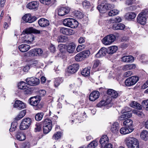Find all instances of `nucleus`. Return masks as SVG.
<instances>
[{"mask_svg": "<svg viewBox=\"0 0 148 148\" xmlns=\"http://www.w3.org/2000/svg\"><path fill=\"white\" fill-rule=\"evenodd\" d=\"M40 101L39 96H36L30 97L28 100V102L30 105L34 107V109L36 110L42 107V105L40 103Z\"/></svg>", "mask_w": 148, "mask_h": 148, "instance_id": "f257e3e1", "label": "nucleus"}, {"mask_svg": "<svg viewBox=\"0 0 148 148\" xmlns=\"http://www.w3.org/2000/svg\"><path fill=\"white\" fill-rule=\"evenodd\" d=\"M114 7V5L108 3L106 1H103L101 5L98 6L97 8L100 12L104 13L107 10L111 9Z\"/></svg>", "mask_w": 148, "mask_h": 148, "instance_id": "f03ea898", "label": "nucleus"}, {"mask_svg": "<svg viewBox=\"0 0 148 148\" xmlns=\"http://www.w3.org/2000/svg\"><path fill=\"white\" fill-rule=\"evenodd\" d=\"M63 23L64 26L72 28L77 27L78 24L77 21L72 18H67L64 19L63 21Z\"/></svg>", "mask_w": 148, "mask_h": 148, "instance_id": "7ed1b4c3", "label": "nucleus"}, {"mask_svg": "<svg viewBox=\"0 0 148 148\" xmlns=\"http://www.w3.org/2000/svg\"><path fill=\"white\" fill-rule=\"evenodd\" d=\"M148 16V10L140 13L137 18V22L142 25L145 24L147 21V17Z\"/></svg>", "mask_w": 148, "mask_h": 148, "instance_id": "20e7f679", "label": "nucleus"}, {"mask_svg": "<svg viewBox=\"0 0 148 148\" xmlns=\"http://www.w3.org/2000/svg\"><path fill=\"white\" fill-rule=\"evenodd\" d=\"M42 123L43 124L44 133L47 134L52 129V121L49 119H46L42 121Z\"/></svg>", "mask_w": 148, "mask_h": 148, "instance_id": "39448f33", "label": "nucleus"}, {"mask_svg": "<svg viewBox=\"0 0 148 148\" xmlns=\"http://www.w3.org/2000/svg\"><path fill=\"white\" fill-rule=\"evenodd\" d=\"M116 39V37L114 35L110 34L103 38L102 42L105 45H110L114 42Z\"/></svg>", "mask_w": 148, "mask_h": 148, "instance_id": "423d86ee", "label": "nucleus"}, {"mask_svg": "<svg viewBox=\"0 0 148 148\" xmlns=\"http://www.w3.org/2000/svg\"><path fill=\"white\" fill-rule=\"evenodd\" d=\"M32 123L31 118H27L23 119L20 124V128L21 130L27 129L30 126Z\"/></svg>", "mask_w": 148, "mask_h": 148, "instance_id": "0eeeda50", "label": "nucleus"}, {"mask_svg": "<svg viewBox=\"0 0 148 148\" xmlns=\"http://www.w3.org/2000/svg\"><path fill=\"white\" fill-rule=\"evenodd\" d=\"M138 80V77L133 76L126 79L125 81V84L127 86H131L135 84Z\"/></svg>", "mask_w": 148, "mask_h": 148, "instance_id": "6e6552de", "label": "nucleus"}, {"mask_svg": "<svg viewBox=\"0 0 148 148\" xmlns=\"http://www.w3.org/2000/svg\"><path fill=\"white\" fill-rule=\"evenodd\" d=\"M126 143L127 146H139L138 140L133 137H128L126 139Z\"/></svg>", "mask_w": 148, "mask_h": 148, "instance_id": "1a4fd4ad", "label": "nucleus"}, {"mask_svg": "<svg viewBox=\"0 0 148 148\" xmlns=\"http://www.w3.org/2000/svg\"><path fill=\"white\" fill-rule=\"evenodd\" d=\"M79 66L78 64H74L69 66L68 67L67 72L72 74L76 73L79 69Z\"/></svg>", "mask_w": 148, "mask_h": 148, "instance_id": "9d476101", "label": "nucleus"}, {"mask_svg": "<svg viewBox=\"0 0 148 148\" xmlns=\"http://www.w3.org/2000/svg\"><path fill=\"white\" fill-rule=\"evenodd\" d=\"M26 82L29 85L33 86L38 84L39 83L40 80L36 78L32 77L27 78Z\"/></svg>", "mask_w": 148, "mask_h": 148, "instance_id": "9b49d317", "label": "nucleus"}, {"mask_svg": "<svg viewBox=\"0 0 148 148\" xmlns=\"http://www.w3.org/2000/svg\"><path fill=\"white\" fill-rule=\"evenodd\" d=\"M60 32L66 35H71L75 33V32L72 29L64 27L61 28L60 30Z\"/></svg>", "mask_w": 148, "mask_h": 148, "instance_id": "f8f14e48", "label": "nucleus"}, {"mask_svg": "<svg viewBox=\"0 0 148 148\" xmlns=\"http://www.w3.org/2000/svg\"><path fill=\"white\" fill-rule=\"evenodd\" d=\"M108 141L109 139L107 135H103L100 140L101 148H105L106 146V144L108 143Z\"/></svg>", "mask_w": 148, "mask_h": 148, "instance_id": "ddd939ff", "label": "nucleus"}, {"mask_svg": "<svg viewBox=\"0 0 148 148\" xmlns=\"http://www.w3.org/2000/svg\"><path fill=\"white\" fill-rule=\"evenodd\" d=\"M69 11L70 9L68 8L61 7L58 9V15L60 16H63L68 14Z\"/></svg>", "mask_w": 148, "mask_h": 148, "instance_id": "4468645a", "label": "nucleus"}, {"mask_svg": "<svg viewBox=\"0 0 148 148\" xmlns=\"http://www.w3.org/2000/svg\"><path fill=\"white\" fill-rule=\"evenodd\" d=\"M32 33L40 34V31L34 29L32 27H29L24 29L23 32V33L24 34H28Z\"/></svg>", "mask_w": 148, "mask_h": 148, "instance_id": "2eb2a0df", "label": "nucleus"}, {"mask_svg": "<svg viewBox=\"0 0 148 148\" xmlns=\"http://www.w3.org/2000/svg\"><path fill=\"white\" fill-rule=\"evenodd\" d=\"M39 25L42 27H46L49 24V21L44 18H40L38 21Z\"/></svg>", "mask_w": 148, "mask_h": 148, "instance_id": "dca6fc26", "label": "nucleus"}, {"mask_svg": "<svg viewBox=\"0 0 148 148\" xmlns=\"http://www.w3.org/2000/svg\"><path fill=\"white\" fill-rule=\"evenodd\" d=\"M99 92L97 91H94L90 94L89 99L91 101H94L99 98Z\"/></svg>", "mask_w": 148, "mask_h": 148, "instance_id": "f3484780", "label": "nucleus"}, {"mask_svg": "<svg viewBox=\"0 0 148 148\" xmlns=\"http://www.w3.org/2000/svg\"><path fill=\"white\" fill-rule=\"evenodd\" d=\"M107 93L109 96L113 98H116L118 96V93L112 89H109L107 91Z\"/></svg>", "mask_w": 148, "mask_h": 148, "instance_id": "a211bd4d", "label": "nucleus"}, {"mask_svg": "<svg viewBox=\"0 0 148 148\" xmlns=\"http://www.w3.org/2000/svg\"><path fill=\"white\" fill-rule=\"evenodd\" d=\"M14 107V108H17L18 109H22L25 108L26 106L25 104L22 101L16 100L15 103Z\"/></svg>", "mask_w": 148, "mask_h": 148, "instance_id": "6ab92c4d", "label": "nucleus"}, {"mask_svg": "<svg viewBox=\"0 0 148 148\" xmlns=\"http://www.w3.org/2000/svg\"><path fill=\"white\" fill-rule=\"evenodd\" d=\"M38 2L36 1H34L28 3L27 5V7L30 9H37L38 6Z\"/></svg>", "mask_w": 148, "mask_h": 148, "instance_id": "aec40b11", "label": "nucleus"}, {"mask_svg": "<svg viewBox=\"0 0 148 148\" xmlns=\"http://www.w3.org/2000/svg\"><path fill=\"white\" fill-rule=\"evenodd\" d=\"M134 130V129L130 127L129 128L126 127H122L120 130V132L123 134H129Z\"/></svg>", "mask_w": 148, "mask_h": 148, "instance_id": "412c9836", "label": "nucleus"}, {"mask_svg": "<svg viewBox=\"0 0 148 148\" xmlns=\"http://www.w3.org/2000/svg\"><path fill=\"white\" fill-rule=\"evenodd\" d=\"M134 60V58L131 56H124L121 58V61L126 63L132 62Z\"/></svg>", "mask_w": 148, "mask_h": 148, "instance_id": "4be33fe9", "label": "nucleus"}, {"mask_svg": "<svg viewBox=\"0 0 148 148\" xmlns=\"http://www.w3.org/2000/svg\"><path fill=\"white\" fill-rule=\"evenodd\" d=\"M119 130V124L117 122H115L110 127V130L113 133H117Z\"/></svg>", "mask_w": 148, "mask_h": 148, "instance_id": "5701e85b", "label": "nucleus"}, {"mask_svg": "<svg viewBox=\"0 0 148 148\" xmlns=\"http://www.w3.org/2000/svg\"><path fill=\"white\" fill-rule=\"evenodd\" d=\"M108 53V50L105 48H102L96 54V56L98 58L102 57L105 56Z\"/></svg>", "mask_w": 148, "mask_h": 148, "instance_id": "b1692460", "label": "nucleus"}, {"mask_svg": "<svg viewBox=\"0 0 148 148\" xmlns=\"http://www.w3.org/2000/svg\"><path fill=\"white\" fill-rule=\"evenodd\" d=\"M66 48L67 51L70 53H72L75 50V45L73 43H69L66 45Z\"/></svg>", "mask_w": 148, "mask_h": 148, "instance_id": "393cba45", "label": "nucleus"}, {"mask_svg": "<svg viewBox=\"0 0 148 148\" xmlns=\"http://www.w3.org/2000/svg\"><path fill=\"white\" fill-rule=\"evenodd\" d=\"M25 38L23 42L28 44L31 43L34 39V37L31 35L27 34L25 36Z\"/></svg>", "mask_w": 148, "mask_h": 148, "instance_id": "a878e982", "label": "nucleus"}, {"mask_svg": "<svg viewBox=\"0 0 148 148\" xmlns=\"http://www.w3.org/2000/svg\"><path fill=\"white\" fill-rule=\"evenodd\" d=\"M30 47L29 45L26 44H22L18 47V49L22 52L27 51L30 49Z\"/></svg>", "mask_w": 148, "mask_h": 148, "instance_id": "bb28decb", "label": "nucleus"}, {"mask_svg": "<svg viewBox=\"0 0 148 148\" xmlns=\"http://www.w3.org/2000/svg\"><path fill=\"white\" fill-rule=\"evenodd\" d=\"M125 27V25L122 23L115 24L112 27V29L114 30H123Z\"/></svg>", "mask_w": 148, "mask_h": 148, "instance_id": "cd10ccee", "label": "nucleus"}, {"mask_svg": "<svg viewBox=\"0 0 148 148\" xmlns=\"http://www.w3.org/2000/svg\"><path fill=\"white\" fill-rule=\"evenodd\" d=\"M133 121L130 119H127L123 122V125L127 127L134 129L133 127Z\"/></svg>", "mask_w": 148, "mask_h": 148, "instance_id": "c85d7f7f", "label": "nucleus"}, {"mask_svg": "<svg viewBox=\"0 0 148 148\" xmlns=\"http://www.w3.org/2000/svg\"><path fill=\"white\" fill-rule=\"evenodd\" d=\"M132 116V113H128L126 114H123L121 115V116L119 117L118 119L120 121H123L130 118Z\"/></svg>", "mask_w": 148, "mask_h": 148, "instance_id": "c756f323", "label": "nucleus"}, {"mask_svg": "<svg viewBox=\"0 0 148 148\" xmlns=\"http://www.w3.org/2000/svg\"><path fill=\"white\" fill-rule=\"evenodd\" d=\"M16 138L17 140L20 141H23L25 140L26 136L25 134L23 133L18 132L16 135Z\"/></svg>", "mask_w": 148, "mask_h": 148, "instance_id": "7c9ffc66", "label": "nucleus"}, {"mask_svg": "<svg viewBox=\"0 0 148 148\" xmlns=\"http://www.w3.org/2000/svg\"><path fill=\"white\" fill-rule=\"evenodd\" d=\"M140 136L141 138L145 141L148 140V132L146 130H143L140 134Z\"/></svg>", "mask_w": 148, "mask_h": 148, "instance_id": "2f4dec72", "label": "nucleus"}, {"mask_svg": "<svg viewBox=\"0 0 148 148\" xmlns=\"http://www.w3.org/2000/svg\"><path fill=\"white\" fill-rule=\"evenodd\" d=\"M118 49L117 47L116 46H113L108 48V53L109 54H112L115 53Z\"/></svg>", "mask_w": 148, "mask_h": 148, "instance_id": "473e14b6", "label": "nucleus"}, {"mask_svg": "<svg viewBox=\"0 0 148 148\" xmlns=\"http://www.w3.org/2000/svg\"><path fill=\"white\" fill-rule=\"evenodd\" d=\"M130 106L132 107L139 110H141L142 108V106L141 105L136 101L132 102L130 104Z\"/></svg>", "mask_w": 148, "mask_h": 148, "instance_id": "72a5a7b5", "label": "nucleus"}, {"mask_svg": "<svg viewBox=\"0 0 148 148\" xmlns=\"http://www.w3.org/2000/svg\"><path fill=\"white\" fill-rule=\"evenodd\" d=\"M111 100L108 101V99H107L106 101L102 100L97 105V106L98 107H101L103 106L107 105L110 103L111 101Z\"/></svg>", "mask_w": 148, "mask_h": 148, "instance_id": "f704fd0d", "label": "nucleus"}, {"mask_svg": "<svg viewBox=\"0 0 148 148\" xmlns=\"http://www.w3.org/2000/svg\"><path fill=\"white\" fill-rule=\"evenodd\" d=\"M90 68H85L81 71V73L83 76L87 77L90 75Z\"/></svg>", "mask_w": 148, "mask_h": 148, "instance_id": "c9c22d12", "label": "nucleus"}, {"mask_svg": "<svg viewBox=\"0 0 148 148\" xmlns=\"http://www.w3.org/2000/svg\"><path fill=\"white\" fill-rule=\"evenodd\" d=\"M136 16V14L134 12H131L127 13L126 15V18L128 20L134 18Z\"/></svg>", "mask_w": 148, "mask_h": 148, "instance_id": "e433bc0d", "label": "nucleus"}, {"mask_svg": "<svg viewBox=\"0 0 148 148\" xmlns=\"http://www.w3.org/2000/svg\"><path fill=\"white\" fill-rule=\"evenodd\" d=\"M26 111L23 110L21 111L18 115L15 118V119L16 121H18L21 119L25 115Z\"/></svg>", "mask_w": 148, "mask_h": 148, "instance_id": "4c0bfd02", "label": "nucleus"}, {"mask_svg": "<svg viewBox=\"0 0 148 148\" xmlns=\"http://www.w3.org/2000/svg\"><path fill=\"white\" fill-rule=\"evenodd\" d=\"M67 39L66 36H60L58 37L57 41L59 42H66Z\"/></svg>", "mask_w": 148, "mask_h": 148, "instance_id": "58836bf2", "label": "nucleus"}, {"mask_svg": "<svg viewBox=\"0 0 148 148\" xmlns=\"http://www.w3.org/2000/svg\"><path fill=\"white\" fill-rule=\"evenodd\" d=\"M63 81L62 78H57L55 79L54 81V86L55 87H57L60 84H61Z\"/></svg>", "mask_w": 148, "mask_h": 148, "instance_id": "ea45409f", "label": "nucleus"}, {"mask_svg": "<svg viewBox=\"0 0 148 148\" xmlns=\"http://www.w3.org/2000/svg\"><path fill=\"white\" fill-rule=\"evenodd\" d=\"M31 16L30 14H26L22 17V19L26 23H30L29 20Z\"/></svg>", "mask_w": 148, "mask_h": 148, "instance_id": "a19ab883", "label": "nucleus"}, {"mask_svg": "<svg viewBox=\"0 0 148 148\" xmlns=\"http://www.w3.org/2000/svg\"><path fill=\"white\" fill-rule=\"evenodd\" d=\"M82 5L84 8L87 9L90 8L91 5L89 1L85 0L83 2Z\"/></svg>", "mask_w": 148, "mask_h": 148, "instance_id": "79ce46f5", "label": "nucleus"}, {"mask_svg": "<svg viewBox=\"0 0 148 148\" xmlns=\"http://www.w3.org/2000/svg\"><path fill=\"white\" fill-rule=\"evenodd\" d=\"M80 53L84 59L88 57L90 54V52L88 50L83 51Z\"/></svg>", "mask_w": 148, "mask_h": 148, "instance_id": "37998d69", "label": "nucleus"}, {"mask_svg": "<svg viewBox=\"0 0 148 148\" xmlns=\"http://www.w3.org/2000/svg\"><path fill=\"white\" fill-rule=\"evenodd\" d=\"M121 21V17L118 16L115 18H112L110 20V22L111 23H119Z\"/></svg>", "mask_w": 148, "mask_h": 148, "instance_id": "c03bdc74", "label": "nucleus"}, {"mask_svg": "<svg viewBox=\"0 0 148 148\" xmlns=\"http://www.w3.org/2000/svg\"><path fill=\"white\" fill-rule=\"evenodd\" d=\"M36 50L35 49H32L26 53L27 56L29 57H32L35 56H36Z\"/></svg>", "mask_w": 148, "mask_h": 148, "instance_id": "a18cd8bd", "label": "nucleus"}, {"mask_svg": "<svg viewBox=\"0 0 148 148\" xmlns=\"http://www.w3.org/2000/svg\"><path fill=\"white\" fill-rule=\"evenodd\" d=\"M18 87L21 89H24L27 87L26 83L24 82H21L18 84Z\"/></svg>", "mask_w": 148, "mask_h": 148, "instance_id": "49530a36", "label": "nucleus"}, {"mask_svg": "<svg viewBox=\"0 0 148 148\" xmlns=\"http://www.w3.org/2000/svg\"><path fill=\"white\" fill-rule=\"evenodd\" d=\"M97 145V142L96 141L94 140L88 145L87 148H95Z\"/></svg>", "mask_w": 148, "mask_h": 148, "instance_id": "de8ad7c7", "label": "nucleus"}, {"mask_svg": "<svg viewBox=\"0 0 148 148\" xmlns=\"http://www.w3.org/2000/svg\"><path fill=\"white\" fill-rule=\"evenodd\" d=\"M43 116V112H40L37 113L36 114L35 116V119L37 121H40L41 120Z\"/></svg>", "mask_w": 148, "mask_h": 148, "instance_id": "09e8293b", "label": "nucleus"}, {"mask_svg": "<svg viewBox=\"0 0 148 148\" xmlns=\"http://www.w3.org/2000/svg\"><path fill=\"white\" fill-rule=\"evenodd\" d=\"M119 11L117 10L114 9L108 12V15L110 16H113L118 14Z\"/></svg>", "mask_w": 148, "mask_h": 148, "instance_id": "8fccbe9b", "label": "nucleus"}, {"mask_svg": "<svg viewBox=\"0 0 148 148\" xmlns=\"http://www.w3.org/2000/svg\"><path fill=\"white\" fill-rule=\"evenodd\" d=\"M74 14L75 16L79 19H81L83 17L82 13L79 11H75Z\"/></svg>", "mask_w": 148, "mask_h": 148, "instance_id": "3c124183", "label": "nucleus"}, {"mask_svg": "<svg viewBox=\"0 0 148 148\" xmlns=\"http://www.w3.org/2000/svg\"><path fill=\"white\" fill-rule=\"evenodd\" d=\"M84 59L80 52L78 53L75 56V59L77 61H81Z\"/></svg>", "mask_w": 148, "mask_h": 148, "instance_id": "603ef678", "label": "nucleus"}, {"mask_svg": "<svg viewBox=\"0 0 148 148\" xmlns=\"http://www.w3.org/2000/svg\"><path fill=\"white\" fill-rule=\"evenodd\" d=\"M142 104L143 107L147 110H148V99L143 101Z\"/></svg>", "mask_w": 148, "mask_h": 148, "instance_id": "864d4df0", "label": "nucleus"}, {"mask_svg": "<svg viewBox=\"0 0 148 148\" xmlns=\"http://www.w3.org/2000/svg\"><path fill=\"white\" fill-rule=\"evenodd\" d=\"M17 125V123L16 122H12L11 123V126L10 129V132H13L15 131Z\"/></svg>", "mask_w": 148, "mask_h": 148, "instance_id": "5fc2aeb1", "label": "nucleus"}, {"mask_svg": "<svg viewBox=\"0 0 148 148\" xmlns=\"http://www.w3.org/2000/svg\"><path fill=\"white\" fill-rule=\"evenodd\" d=\"M35 126L34 129L35 132H40L41 130V126L39 123H36L35 125Z\"/></svg>", "mask_w": 148, "mask_h": 148, "instance_id": "6e6d98bb", "label": "nucleus"}, {"mask_svg": "<svg viewBox=\"0 0 148 148\" xmlns=\"http://www.w3.org/2000/svg\"><path fill=\"white\" fill-rule=\"evenodd\" d=\"M86 46L83 44L78 45L76 48V50L77 52H79L85 49Z\"/></svg>", "mask_w": 148, "mask_h": 148, "instance_id": "4d7b16f0", "label": "nucleus"}, {"mask_svg": "<svg viewBox=\"0 0 148 148\" xmlns=\"http://www.w3.org/2000/svg\"><path fill=\"white\" fill-rule=\"evenodd\" d=\"M40 3L47 5H49L51 4V0H39Z\"/></svg>", "mask_w": 148, "mask_h": 148, "instance_id": "13d9d810", "label": "nucleus"}, {"mask_svg": "<svg viewBox=\"0 0 148 148\" xmlns=\"http://www.w3.org/2000/svg\"><path fill=\"white\" fill-rule=\"evenodd\" d=\"M61 136V135L60 133V132H57L56 134H55L53 135V138L55 140H57L60 138Z\"/></svg>", "mask_w": 148, "mask_h": 148, "instance_id": "bf43d9fd", "label": "nucleus"}, {"mask_svg": "<svg viewBox=\"0 0 148 148\" xmlns=\"http://www.w3.org/2000/svg\"><path fill=\"white\" fill-rule=\"evenodd\" d=\"M131 111V109L128 107H124L122 110V113H124L126 112H130Z\"/></svg>", "mask_w": 148, "mask_h": 148, "instance_id": "052dcab7", "label": "nucleus"}, {"mask_svg": "<svg viewBox=\"0 0 148 148\" xmlns=\"http://www.w3.org/2000/svg\"><path fill=\"white\" fill-rule=\"evenodd\" d=\"M132 112L134 114H136L139 116H142L143 114V113L142 112L137 110H134Z\"/></svg>", "mask_w": 148, "mask_h": 148, "instance_id": "680f3d73", "label": "nucleus"}, {"mask_svg": "<svg viewBox=\"0 0 148 148\" xmlns=\"http://www.w3.org/2000/svg\"><path fill=\"white\" fill-rule=\"evenodd\" d=\"M101 63L99 60H96L94 61L93 67L96 68L100 65Z\"/></svg>", "mask_w": 148, "mask_h": 148, "instance_id": "e2e57ef3", "label": "nucleus"}, {"mask_svg": "<svg viewBox=\"0 0 148 148\" xmlns=\"http://www.w3.org/2000/svg\"><path fill=\"white\" fill-rule=\"evenodd\" d=\"M58 48L60 51L63 52L65 51V46L63 44H60L58 46Z\"/></svg>", "mask_w": 148, "mask_h": 148, "instance_id": "0e129e2a", "label": "nucleus"}, {"mask_svg": "<svg viewBox=\"0 0 148 148\" xmlns=\"http://www.w3.org/2000/svg\"><path fill=\"white\" fill-rule=\"evenodd\" d=\"M36 51V56L37 55H41L43 53L42 50L40 49H35Z\"/></svg>", "mask_w": 148, "mask_h": 148, "instance_id": "69168bd1", "label": "nucleus"}, {"mask_svg": "<svg viewBox=\"0 0 148 148\" xmlns=\"http://www.w3.org/2000/svg\"><path fill=\"white\" fill-rule=\"evenodd\" d=\"M132 74V72L131 71H128L124 73L123 75L124 77H127L130 76Z\"/></svg>", "mask_w": 148, "mask_h": 148, "instance_id": "338daca9", "label": "nucleus"}, {"mask_svg": "<svg viewBox=\"0 0 148 148\" xmlns=\"http://www.w3.org/2000/svg\"><path fill=\"white\" fill-rule=\"evenodd\" d=\"M85 38L82 37H80L78 40L79 43L80 44L84 43L85 42Z\"/></svg>", "mask_w": 148, "mask_h": 148, "instance_id": "774afa93", "label": "nucleus"}]
</instances>
